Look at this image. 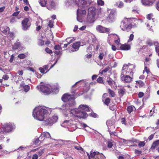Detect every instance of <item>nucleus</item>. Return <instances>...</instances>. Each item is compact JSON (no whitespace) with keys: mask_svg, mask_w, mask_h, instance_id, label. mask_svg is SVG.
I'll return each mask as SVG.
<instances>
[{"mask_svg":"<svg viewBox=\"0 0 159 159\" xmlns=\"http://www.w3.org/2000/svg\"><path fill=\"white\" fill-rule=\"evenodd\" d=\"M81 81H79L77 82L72 86V94L69 95L67 94H65L62 97V100L64 102H67L66 105H63L61 108H60L61 111H62L65 114V112H66L67 111L70 109L71 107L75 104V98H76L78 96L81 95L83 93L79 94L78 95V93L75 92V88L77 87V84H80Z\"/></svg>","mask_w":159,"mask_h":159,"instance_id":"1","label":"nucleus"},{"mask_svg":"<svg viewBox=\"0 0 159 159\" xmlns=\"http://www.w3.org/2000/svg\"><path fill=\"white\" fill-rule=\"evenodd\" d=\"M51 110L50 108L45 107L39 106L36 107L34 109L33 116L35 119L40 121H44L47 117L51 114Z\"/></svg>","mask_w":159,"mask_h":159,"instance_id":"2","label":"nucleus"},{"mask_svg":"<svg viewBox=\"0 0 159 159\" xmlns=\"http://www.w3.org/2000/svg\"><path fill=\"white\" fill-rule=\"evenodd\" d=\"M89 107L86 105H80L78 108L74 109L70 111V113L75 116L80 118L84 119L88 116V114L85 111H89Z\"/></svg>","mask_w":159,"mask_h":159,"instance_id":"3","label":"nucleus"},{"mask_svg":"<svg viewBox=\"0 0 159 159\" xmlns=\"http://www.w3.org/2000/svg\"><path fill=\"white\" fill-rule=\"evenodd\" d=\"M37 88L40 91L49 94L52 92H55L58 89V87L54 85L51 86L49 84H44L37 86Z\"/></svg>","mask_w":159,"mask_h":159,"instance_id":"4","label":"nucleus"},{"mask_svg":"<svg viewBox=\"0 0 159 159\" xmlns=\"http://www.w3.org/2000/svg\"><path fill=\"white\" fill-rule=\"evenodd\" d=\"M96 8L94 7H91L88 9V14L86 20L89 23H93L95 20Z\"/></svg>","mask_w":159,"mask_h":159,"instance_id":"5","label":"nucleus"},{"mask_svg":"<svg viewBox=\"0 0 159 159\" xmlns=\"http://www.w3.org/2000/svg\"><path fill=\"white\" fill-rule=\"evenodd\" d=\"M134 67V66L132 65L128 64V65L125 64L123 65L121 71V74L133 76V69Z\"/></svg>","mask_w":159,"mask_h":159,"instance_id":"6","label":"nucleus"},{"mask_svg":"<svg viewBox=\"0 0 159 159\" xmlns=\"http://www.w3.org/2000/svg\"><path fill=\"white\" fill-rule=\"evenodd\" d=\"M87 155L89 159H105V156L102 154L98 152L91 151L90 152V155L88 153H87Z\"/></svg>","mask_w":159,"mask_h":159,"instance_id":"7","label":"nucleus"},{"mask_svg":"<svg viewBox=\"0 0 159 159\" xmlns=\"http://www.w3.org/2000/svg\"><path fill=\"white\" fill-rule=\"evenodd\" d=\"M132 27V25L128 22V20L125 18L121 22L120 27L123 31H128Z\"/></svg>","mask_w":159,"mask_h":159,"instance_id":"8","label":"nucleus"},{"mask_svg":"<svg viewBox=\"0 0 159 159\" xmlns=\"http://www.w3.org/2000/svg\"><path fill=\"white\" fill-rule=\"evenodd\" d=\"M91 0H75V3L79 7H86L92 2Z\"/></svg>","mask_w":159,"mask_h":159,"instance_id":"9","label":"nucleus"},{"mask_svg":"<svg viewBox=\"0 0 159 159\" xmlns=\"http://www.w3.org/2000/svg\"><path fill=\"white\" fill-rule=\"evenodd\" d=\"M22 28L24 30L26 31L29 28L31 25V22L30 18H25L21 22Z\"/></svg>","mask_w":159,"mask_h":159,"instance_id":"10","label":"nucleus"},{"mask_svg":"<svg viewBox=\"0 0 159 159\" xmlns=\"http://www.w3.org/2000/svg\"><path fill=\"white\" fill-rule=\"evenodd\" d=\"M58 119V117L56 115H54L52 117L48 118L47 117L45 120V125H51L57 121Z\"/></svg>","mask_w":159,"mask_h":159,"instance_id":"11","label":"nucleus"},{"mask_svg":"<svg viewBox=\"0 0 159 159\" xmlns=\"http://www.w3.org/2000/svg\"><path fill=\"white\" fill-rule=\"evenodd\" d=\"M86 13V11L82 9H78L77 12V19L80 22L82 21V15H85Z\"/></svg>","mask_w":159,"mask_h":159,"instance_id":"12","label":"nucleus"},{"mask_svg":"<svg viewBox=\"0 0 159 159\" xmlns=\"http://www.w3.org/2000/svg\"><path fill=\"white\" fill-rule=\"evenodd\" d=\"M14 128V125L11 123H7L3 125V131L8 132L11 131Z\"/></svg>","mask_w":159,"mask_h":159,"instance_id":"13","label":"nucleus"},{"mask_svg":"<svg viewBox=\"0 0 159 159\" xmlns=\"http://www.w3.org/2000/svg\"><path fill=\"white\" fill-rule=\"evenodd\" d=\"M132 76L127 75L121 74L120 77L122 80L124 82L128 83L131 81L132 79Z\"/></svg>","mask_w":159,"mask_h":159,"instance_id":"14","label":"nucleus"},{"mask_svg":"<svg viewBox=\"0 0 159 159\" xmlns=\"http://www.w3.org/2000/svg\"><path fill=\"white\" fill-rule=\"evenodd\" d=\"M152 16L153 15L152 14H149L147 16V19L149 21H148L146 23L147 25V26L148 27L147 29L148 30L152 31V30H151L150 27H152V26L151 25V23L153 22L152 20H151V19L152 18Z\"/></svg>","mask_w":159,"mask_h":159,"instance_id":"15","label":"nucleus"},{"mask_svg":"<svg viewBox=\"0 0 159 159\" xmlns=\"http://www.w3.org/2000/svg\"><path fill=\"white\" fill-rule=\"evenodd\" d=\"M74 124L73 120L70 119L69 120H64L61 124V126L63 127L68 128Z\"/></svg>","mask_w":159,"mask_h":159,"instance_id":"16","label":"nucleus"},{"mask_svg":"<svg viewBox=\"0 0 159 159\" xmlns=\"http://www.w3.org/2000/svg\"><path fill=\"white\" fill-rule=\"evenodd\" d=\"M96 30L98 32L102 33L108 32L110 30L109 28H105L100 25L97 26L96 27Z\"/></svg>","mask_w":159,"mask_h":159,"instance_id":"17","label":"nucleus"},{"mask_svg":"<svg viewBox=\"0 0 159 159\" xmlns=\"http://www.w3.org/2000/svg\"><path fill=\"white\" fill-rule=\"evenodd\" d=\"M106 124L109 129L108 131L110 134H113V132L111 133V129L113 130L114 129L115 127L113 125L114 122L113 121L109 120L107 121Z\"/></svg>","mask_w":159,"mask_h":159,"instance_id":"18","label":"nucleus"},{"mask_svg":"<svg viewBox=\"0 0 159 159\" xmlns=\"http://www.w3.org/2000/svg\"><path fill=\"white\" fill-rule=\"evenodd\" d=\"M156 0H141L143 5L149 6L152 5Z\"/></svg>","mask_w":159,"mask_h":159,"instance_id":"19","label":"nucleus"},{"mask_svg":"<svg viewBox=\"0 0 159 159\" xmlns=\"http://www.w3.org/2000/svg\"><path fill=\"white\" fill-rule=\"evenodd\" d=\"M115 16L114 14V12L113 11H111L109 16L107 18V20L109 22H112L115 20Z\"/></svg>","mask_w":159,"mask_h":159,"instance_id":"20","label":"nucleus"},{"mask_svg":"<svg viewBox=\"0 0 159 159\" xmlns=\"http://www.w3.org/2000/svg\"><path fill=\"white\" fill-rule=\"evenodd\" d=\"M80 42H77L75 43H74L72 46V47L75 50H70V52H71L76 51L78 50L79 49L80 46Z\"/></svg>","mask_w":159,"mask_h":159,"instance_id":"21","label":"nucleus"},{"mask_svg":"<svg viewBox=\"0 0 159 159\" xmlns=\"http://www.w3.org/2000/svg\"><path fill=\"white\" fill-rule=\"evenodd\" d=\"M48 65H45L43 67H40L39 69L40 72L43 74L47 73L49 71V69L48 70Z\"/></svg>","mask_w":159,"mask_h":159,"instance_id":"22","label":"nucleus"},{"mask_svg":"<svg viewBox=\"0 0 159 159\" xmlns=\"http://www.w3.org/2000/svg\"><path fill=\"white\" fill-rule=\"evenodd\" d=\"M120 49L123 50H128L130 49V45L127 43L123 44H121L120 46Z\"/></svg>","mask_w":159,"mask_h":159,"instance_id":"23","label":"nucleus"},{"mask_svg":"<svg viewBox=\"0 0 159 159\" xmlns=\"http://www.w3.org/2000/svg\"><path fill=\"white\" fill-rule=\"evenodd\" d=\"M51 137L50 134L48 132H44L42 133L40 136V139H44V140L46 139L49 138Z\"/></svg>","mask_w":159,"mask_h":159,"instance_id":"24","label":"nucleus"},{"mask_svg":"<svg viewBox=\"0 0 159 159\" xmlns=\"http://www.w3.org/2000/svg\"><path fill=\"white\" fill-rule=\"evenodd\" d=\"M20 86L23 87L24 91L27 92L30 89V87L28 85H25L24 82H22L20 84Z\"/></svg>","mask_w":159,"mask_h":159,"instance_id":"25","label":"nucleus"},{"mask_svg":"<svg viewBox=\"0 0 159 159\" xmlns=\"http://www.w3.org/2000/svg\"><path fill=\"white\" fill-rule=\"evenodd\" d=\"M20 47L22 48V47L21 46L20 43L17 41L12 46V49L13 50L16 49Z\"/></svg>","mask_w":159,"mask_h":159,"instance_id":"26","label":"nucleus"},{"mask_svg":"<svg viewBox=\"0 0 159 159\" xmlns=\"http://www.w3.org/2000/svg\"><path fill=\"white\" fill-rule=\"evenodd\" d=\"M55 6V3L53 2L52 1L49 4H47V7L48 9L51 10L52 9L54 8Z\"/></svg>","mask_w":159,"mask_h":159,"instance_id":"27","label":"nucleus"},{"mask_svg":"<svg viewBox=\"0 0 159 159\" xmlns=\"http://www.w3.org/2000/svg\"><path fill=\"white\" fill-rule=\"evenodd\" d=\"M116 36L117 37V39L115 40V43L117 45H121V44L120 43V39L119 37L118 36L116 35V34H111L108 35V38H110L111 36Z\"/></svg>","mask_w":159,"mask_h":159,"instance_id":"28","label":"nucleus"},{"mask_svg":"<svg viewBox=\"0 0 159 159\" xmlns=\"http://www.w3.org/2000/svg\"><path fill=\"white\" fill-rule=\"evenodd\" d=\"M44 139H40V137L39 138L35 139L34 141V143L35 145L40 144V142L42 141H43L44 140Z\"/></svg>","mask_w":159,"mask_h":159,"instance_id":"29","label":"nucleus"},{"mask_svg":"<svg viewBox=\"0 0 159 159\" xmlns=\"http://www.w3.org/2000/svg\"><path fill=\"white\" fill-rule=\"evenodd\" d=\"M0 30L3 33H6L7 32H9V28L8 27H1L0 28Z\"/></svg>","mask_w":159,"mask_h":159,"instance_id":"30","label":"nucleus"},{"mask_svg":"<svg viewBox=\"0 0 159 159\" xmlns=\"http://www.w3.org/2000/svg\"><path fill=\"white\" fill-rule=\"evenodd\" d=\"M39 3L41 6L47 7V0H39Z\"/></svg>","mask_w":159,"mask_h":159,"instance_id":"31","label":"nucleus"},{"mask_svg":"<svg viewBox=\"0 0 159 159\" xmlns=\"http://www.w3.org/2000/svg\"><path fill=\"white\" fill-rule=\"evenodd\" d=\"M107 54V52H105L104 53L103 52H101L99 53L98 56L100 60H102L103 58H104V60H106V58L104 57V56L106 55Z\"/></svg>","mask_w":159,"mask_h":159,"instance_id":"32","label":"nucleus"},{"mask_svg":"<svg viewBox=\"0 0 159 159\" xmlns=\"http://www.w3.org/2000/svg\"><path fill=\"white\" fill-rule=\"evenodd\" d=\"M127 111L129 113H130L134 110H135V108L133 106H130L127 107Z\"/></svg>","mask_w":159,"mask_h":159,"instance_id":"33","label":"nucleus"},{"mask_svg":"<svg viewBox=\"0 0 159 159\" xmlns=\"http://www.w3.org/2000/svg\"><path fill=\"white\" fill-rule=\"evenodd\" d=\"M128 20V22L129 24L131 25V24L133 23L134 22L137 20V19L136 18H127Z\"/></svg>","mask_w":159,"mask_h":159,"instance_id":"34","label":"nucleus"},{"mask_svg":"<svg viewBox=\"0 0 159 159\" xmlns=\"http://www.w3.org/2000/svg\"><path fill=\"white\" fill-rule=\"evenodd\" d=\"M159 145V140H157L153 142V143L152 147H151V148L154 149V148L156 146H157Z\"/></svg>","mask_w":159,"mask_h":159,"instance_id":"35","label":"nucleus"},{"mask_svg":"<svg viewBox=\"0 0 159 159\" xmlns=\"http://www.w3.org/2000/svg\"><path fill=\"white\" fill-rule=\"evenodd\" d=\"M103 102L106 105H108L109 104L110 101V99L109 98H104L102 100Z\"/></svg>","mask_w":159,"mask_h":159,"instance_id":"36","label":"nucleus"},{"mask_svg":"<svg viewBox=\"0 0 159 159\" xmlns=\"http://www.w3.org/2000/svg\"><path fill=\"white\" fill-rule=\"evenodd\" d=\"M155 50L156 52L159 51V43L157 42H156L154 43Z\"/></svg>","mask_w":159,"mask_h":159,"instance_id":"37","label":"nucleus"},{"mask_svg":"<svg viewBox=\"0 0 159 159\" xmlns=\"http://www.w3.org/2000/svg\"><path fill=\"white\" fill-rule=\"evenodd\" d=\"M125 90L123 88L120 89H119L118 93L120 94L123 95L125 92Z\"/></svg>","mask_w":159,"mask_h":159,"instance_id":"38","label":"nucleus"},{"mask_svg":"<svg viewBox=\"0 0 159 159\" xmlns=\"http://www.w3.org/2000/svg\"><path fill=\"white\" fill-rule=\"evenodd\" d=\"M45 150V149H43L39 150L37 152L38 156H41L44 152Z\"/></svg>","mask_w":159,"mask_h":159,"instance_id":"39","label":"nucleus"},{"mask_svg":"<svg viewBox=\"0 0 159 159\" xmlns=\"http://www.w3.org/2000/svg\"><path fill=\"white\" fill-rule=\"evenodd\" d=\"M97 4L99 6H103L104 4V2L102 0H98Z\"/></svg>","mask_w":159,"mask_h":159,"instance_id":"40","label":"nucleus"},{"mask_svg":"<svg viewBox=\"0 0 159 159\" xmlns=\"http://www.w3.org/2000/svg\"><path fill=\"white\" fill-rule=\"evenodd\" d=\"M108 92L110 94L112 97H114L115 96V93L113 91L111 90L110 89H108Z\"/></svg>","mask_w":159,"mask_h":159,"instance_id":"41","label":"nucleus"},{"mask_svg":"<svg viewBox=\"0 0 159 159\" xmlns=\"http://www.w3.org/2000/svg\"><path fill=\"white\" fill-rule=\"evenodd\" d=\"M116 5L119 8H122L124 6V3L122 2H120L119 4H118V3L116 4Z\"/></svg>","mask_w":159,"mask_h":159,"instance_id":"42","label":"nucleus"},{"mask_svg":"<svg viewBox=\"0 0 159 159\" xmlns=\"http://www.w3.org/2000/svg\"><path fill=\"white\" fill-rule=\"evenodd\" d=\"M8 37L10 40H12L14 38L13 34L12 33H9Z\"/></svg>","mask_w":159,"mask_h":159,"instance_id":"43","label":"nucleus"},{"mask_svg":"<svg viewBox=\"0 0 159 159\" xmlns=\"http://www.w3.org/2000/svg\"><path fill=\"white\" fill-rule=\"evenodd\" d=\"M134 35L133 34H131L129 37V39L128 40V42H130L132 41L134 39Z\"/></svg>","mask_w":159,"mask_h":159,"instance_id":"44","label":"nucleus"},{"mask_svg":"<svg viewBox=\"0 0 159 159\" xmlns=\"http://www.w3.org/2000/svg\"><path fill=\"white\" fill-rule=\"evenodd\" d=\"M134 153L136 155L139 156L141 154L142 151L136 149L135 150Z\"/></svg>","mask_w":159,"mask_h":159,"instance_id":"45","label":"nucleus"},{"mask_svg":"<svg viewBox=\"0 0 159 159\" xmlns=\"http://www.w3.org/2000/svg\"><path fill=\"white\" fill-rule=\"evenodd\" d=\"M18 57L20 59H24L26 57L25 55L24 54H21L18 55Z\"/></svg>","mask_w":159,"mask_h":159,"instance_id":"46","label":"nucleus"},{"mask_svg":"<svg viewBox=\"0 0 159 159\" xmlns=\"http://www.w3.org/2000/svg\"><path fill=\"white\" fill-rule=\"evenodd\" d=\"M44 41L41 39H39L38 41V44L39 45L42 46L44 44Z\"/></svg>","mask_w":159,"mask_h":159,"instance_id":"47","label":"nucleus"},{"mask_svg":"<svg viewBox=\"0 0 159 159\" xmlns=\"http://www.w3.org/2000/svg\"><path fill=\"white\" fill-rule=\"evenodd\" d=\"M53 20H50L48 25L50 28H52L53 26Z\"/></svg>","mask_w":159,"mask_h":159,"instance_id":"48","label":"nucleus"},{"mask_svg":"<svg viewBox=\"0 0 159 159\" xmlns=\"http://www.w3.org/2000/svg\"><path fill=\"white\" fill-rule=\"evenodd\" d=\"M54 49L55 50H59L61 49V47L59 45H56L54 46Z\"/></svg>","mask_w":159,"mask_h":159,"instance_id":"49","label":"nucleus"},{"mask_svg":"<svg viewBox=\"0 0 159 159\" xmlns=\"http://www.w3.org/2000/svg\"><path fill=\"white\" fill-rule=\"evenodd\" d=\"M107 82H108V84L109 85H110L111 86L113 82V81L111 79H109V80H107Z\"/></svg>","mask_w":159,"mask_h":159,"instance_id":"50","label":"nucleus"},{"mask_svg":"<svg viewBox=\"0 0 159 159\" xmlns=\"http://www.w3.org/2000/svg\"><path fill=\"white\" fill-rule=\"evenodd\" d=\"M113 142L111 141H108V142L107 146L109 148H111L112 147L113 145Z\"/></svg>","mask_w":159,"mask_h":159,"instance_id":"51","label":"nucleus"},{"mask_svg":"<svg viewBox=\"0 0 159 159\" xmlns=\"http://www.w3.org/2000/svg\"><path fill=\"white\" fill-rule=\"evenodd\" d=\"M45 51L48 53H52V51L50 49L48 48H47L45 49Z\"/></svg>","mask_w":159,"mask_h":159,"instance_id":"52","label":"nucleus"},{"mask_svg":"<svg viewBox=\"0 0 159 159\" xmlns=\"http://www.w3.org/2000/svg\"><path fill=\"white\" fill-rule=\"evenodd\" d=\"M146 43L149 46H151L154 44V43H153L152 41L150 40L148 41Z\"/></svg>","mask_w":159,"mask_h":159,"instance_id":"53","label":"nucleus"},{"mask_svg":"<svg viewBox=\"0 0 159 159\" xmlns=\"http://www.w3.org/2000/svg\"><path fill=\"white\" fill-rule=\"evenodd\" d=\"M145 145V143L144 142H140L139 143L138 145L140 147L144 146Z\"/></svg>","mask_w":159,"mask_h":159,"instance_id":"54","label":"nucleus"},{"mask_svg":"<svg viewBox=\"0 0 159 159\" xmlns=\"http://www.w3.org/2000/svg\"><path fill=\"white\" fill-rule=\"evenodd\" d=\"M75 148L78 150H83V148L79 145L75 146Z\"/></svg>","mask_w":159,"mask_h":159,"instance_id":"55","label":"nucleus"},{"mask_svg":"<svg viewBox=\"0 0 159 159\" xmlns=\"http://www.w3.org/2000/svg\"><path fill=\"white\" fill-rule=\"evenodd\" d=\"M144 70L146 71L147 74H149L150 72L149 68L147 67V66H145Z\"/></svg>","mask_w":159,"mask_h":159,"instance_id":"56","label":"nucleus"},{"mask_svg":"<svg viewBox=\"0 0 159 159\" xmlns=\"http://www.w3.org/2000/svg\"><path fill=\"white\" fill-rule=\"evenodd\" d=\"M97 82L99 83H101L103 82V80L102 77H99L97 80Z\"/></svg>","mask_w":159,"mask_h":159,"instance_id":"57","label":"nucleus"},{"mask_svg":"<svg viewBox=\"0 0 159 159\" xmlns=\"http://www.w3.org/2000/svg\"><path fill=\"white\" fill-rule=\"evenodd\" d=\"M9 78L8 76L7 75H3L2 77L3 79L5 80H7Z\"/></svg>","mask_w":159,"mask_h":159,"instance_id":"58","label":"nucleus"},{"mask_svg":"<svg viewBox=\"0 0 159 159\" xmlns=\"http://www.w3.org/2000/svg\"><path fill=\"white\" fill-rule=\"evenodd\" d=\"M156 8L158 11H159V0L156 3Z\"/></svg>","mask_w":159,"mask_h":159,"instance_id":"59","label":"nucleus"},{"mask_svg":"<svg viewBox=\"0 0 159 159\" xmlns=\"http://www.w3.org/2000/svg\"><path fill=\"white\" fill-rule=\"evenodd\" d=\"M38 158V155L37 154H35L33 155L32 159H37Z\"/></svg>","mask_w":159,"mask_h":159,"instance_id":"60","label":"nucleus"},{"mask_svg":"<svg viewBox=\"0 0 159 159\" xmlns=\"http://www.w3.org/2000/svg\"><path fill=\"white\" fill-rule=\"evenodd\" d=\"M90 115L92 116V117H96L97 116V115L95 113H90Z\"/></svg>","mask_w":159,"mask_h":159,"instance_id":"61","label":"nucleus"},{"mask_svg":"<svg viewBox=\"0 0 159 159\" xmlns=\"http://www.w3.org/2000/svg\"><path fill=\"white\" fill-rule=\"evenodd\" d=\"M144 95V93L143 92H140L138 94V96L139 98H142Z\"/></svg>","mask_w":159,"mask_h":159,"instance_id":"62","label":"nucleus"},{"mask_svg":"<svg viewBox=\"0 0 159 159\" xmlns=\"http://www.w3.org/2000/svg\"><path fill=\"white\" fill-rule=\"evenodd\" d=\"M19 12H20V11H17L16 12H15L13 14L12 16H16L18 15Z\"/></svg>","mask_w":159,"mask_h":159,"instance_id":"63","label":"nucleus"},{"mask_svg":"<svg viewBox=\"0 0 159 159\" xmlns=\"http://www.w3.org/2000/svg\"><path fill=\"white\" fill-rule=\"evenodd\" d=\"M121 122L122 124L126 125L125 124V120L124 118H122L121 120Z\"/></svg>","mask_w":159,"mask_h":159,"instance_id":"64","label":"nucleus"}]
</instances>
